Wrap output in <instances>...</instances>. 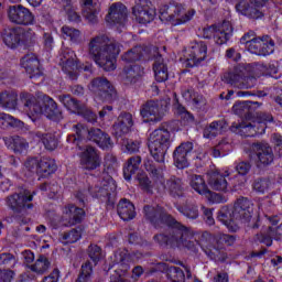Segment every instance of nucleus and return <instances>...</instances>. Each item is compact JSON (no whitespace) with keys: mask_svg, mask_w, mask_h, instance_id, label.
Listing matches in <instances>:
<instances>
[{"mask_svg":"<svg viewBox=\"0 0 282 282\" xmlns=\"http://www.w3.org/2000/svg\"><path fill=\"white\" fill-rule=\"evenodd\" d=\"M21 34H23L21 28H4L2 30V41L7 47L14 48L21 43Z\"/></svg>","mask_w":282,"mask_h":282,"instance_id":"32","label":"nucleus"},{"mask_svg":"<svg viewBox=\"0 0 282 282\" xmlns=\"http://www.w3.org/2000/svg\"><path fill=\"white\" fill-rule=\"evenodd\" d=\"M245 74L246 67L236 66L232 70L224 74L223 80L227 83V85H231L232 87L241 89V83L243 82Z\"/></svg>","mask_w":282,"mask_h":282,"instance_id":"33","label":"nucleus"},{"mask_svg":"<svg viewBox=\"0 0 282 282\" xmlns=\"http://www.w3.org/2000/svg\"><path fill=\"white\" fill-rule=\"evenodd\" d=\"M230 131L232 133H237L238 135H242L243 138H254L258 133H265V127H259V122L257 121H242V122H234L230 127Z\"/></svg>","mask_w":282,"mask_h":282,"instance_id":"17","label":"nucleus"},{"mask_svg":"<svg viewBox=\"0 0 282 282\" xmlns=\"http://www.w3.org/2000/svg\"><path fill=\"white\" fill-rule=\"evenodd\" d=\"M208 46L205 42H195L191 47V53L185 59V67H197L202 61H206Z\"/></svg>","mask_w":282,"mask_h":282,"instance_id":"21","label":"nucleus"},{"mask_svg":"<svg viewBox=\"0 0 282 282\" xmlns=\"http://www.w3.org/2000/svg\"><path fill=\"white\" fill-rule=\"evenodd\" d=\"M228 126L224 120L213 121L207 124L203 130V137L207 140H215L217 135H221Z\"/></svg>","mask_w":282,"mask_h":282,"instance_id":"36","label":"nucleus"},{"mask_svg":"<svg viewBox=\"0 0 282 282\" xmlns=\"http://www.w3.org/2000/svg\"><path fill=\"white\" fill-rule=\"evenodd\" d=\"M20 100L23 102V109L30 118H36V116H41V113H44V116H46V118L50 120H58V118H61V109H58V104H56V101L47 95L42 97L43 106H41V104H39L36 100V97L30 93H22L20 95Z\"/></svg>","mask_w":282,"mask_h":282,"instance_id":"4","label":"nucleus"},{"mask_svg":"<svg viewBox=\"0 0 282 282\" xmlns=\"http://www.w3.org/2000/svg\"><path fill=\"white\" fill-rule=\"evenodd\" d=\"M83 6V17L90 25L98 23L100 14V0H80Z\"/></svg>","mask_w":282,"mask_h":282,"instance_id":"22","label":"nucleus"},{"mask_svg":"<svg viewBox=\"0 0 282 282\" xmlns=\"http://www.w3.org/2000/svg\"><path fill=\"white\" fill-rule=\"evenodd\" d=\"M189 186L198 193V195H208L210 193V189H208V185H206V181L204 180V176L193 174L189 177Z\"/></svg>","mask_w":282,"mask_h":282,"instance_id":"43","label":"nucleus"},{"mask_svg":"<svg viewBox=\"0 0 282 282\" xmlns=\"http://www.w3.org/2000/svg\"><path fill=\"white\" fill-rule=\"evenodd\" d=\"M117 213L123 221H131L135 218V206L131 200L123 198L117 205Z\"/></svg>","mask_w":282,"mask_h":282,"instance_id":"35","label":"nucleus"},{"mask_svg":"<svg viewBox=\"0 0 282 282\" xmlns=\"http://www.w3.org/2000/svg\"><path fill=\"white\" fill-rule=\"evenodd\" d=\"M59 102L68 109V111H72L73 113H78L80 111V108L84 104H80L78 99H75L72 97V95H59L58 96Z\"/></svg>","mask_w":282,"mask_h":282,"instance_id":"45","label":"nucleus"},{"mask_svg":"<svg viewBox=\"0 0 282 282\" xmlns=\"http://www.w3.org/2000/svg\"><path fill=\"white\" fill-rule=\"evenodd\" d=\"M36 192L30 193L29 189H23L20 193L12 194L7 198V206L12 208L14 213H23V210H30L34 208L32 199H34Z\"/></svg>","mask_w":282,"mask_h":282,"instance_id":"10","label":"nucleus"},{"mask_svg":"<svg viewBox=\"0 0 282 282\" xmlns=\"http://www.w3.org/2000/svg\"><path fill=\"white\" fill-rule=\"evenodd\" d=\"M50 260L45 256H40L34 264L29 265L32 272L36 274H45L47 270H50Z\"/></svg>","mask_w":282,"mask_h":282,"instance_id":"46","label":"nucleus"},{"mask_svg":"<svg viewBox=\"0 0 282 282\" xmlns=\"http://www.w3.org/2000/svg\"><path fill=\"white\" fill-rule=\"evenodd\" d=\"M166 278L170 282H185L186 281V274H184V271L177 267H170L166 271Z\"/></svg>","mask_w":282,"mask_h":282,"instance_id":"48","label":"nucleus"},{"mask_svg":"<svg viewBox=\"0 0 282 282\" xmlns=\"http://www.w3.org/2000/svg\"><path fill=\"white\" fill-rule=\"evenodd\" d=\"M208 184L213 191H220L223 193L228 191V181L219 171L208 172Z\"/></svg>","mask_w":282,"mask_h":282,"instance_id":"34","label":"nucleus"},{"mask_svg":"<svg viewBox=\"0 0 282 282\" xmlns=\"http://www.w3.org/2000/svg\"><path fill=\"white\" fill-rule=\"evenodd\" d=\"M19 96L14 91L2 93V107L4 109H17V100Z\"/></svg>","mask_w":282,"mask_h":282,"instance_id":"49","label":"nucleus"},{"mask_svg":"<svg viewBox=\"0 0 282 282\" xmlns=\"http://www.w3.org/2000/svg\"><path fill=\"white\" fill-rule=\"evenodd\" d=\"M171 147V132L164 128H158L152 131L148 139V149L151 160L144 161V169L155 184H162L170 197L180 199L186 196L184 181L175 175L170 176L164 183V162L166 153Z\"/></svg>","mask_w":282,"mask_h":282,"instance_id":"1","label":"nucleus"},{"mask_svg":"<svg viewBox=\"0 0 282 282\" xmlns=\"http://www.w3.org/2000/svg\"><path fill=\"white\" fill-rule=\"evenodd\" d=\"M62 34L64 39H69L73 43H78V41H80V31H78V29L64 25L62 28Z\"/></svg>","mask_w":282,"mask_h":282,"instance_id":"52","label":"nucleus"},{"mask_svg":"<svg viewBox=\"0 0 282 282\" xmlns=\"http://www.w3.org/2000/svg\"><path fill=\"white\" fill-rule=\"evenodd\" d=\"M79 116H83L87 122H96L98 120V116L94 111H91L85 104L80 107L79 111L77 112Z\"/></svg>","mask_w":282,"mask_h":282,"instance_id":"57","label":"nucleus"},{"mask_svg":"<svg viewBox=\"0 0 282 282\" xmlns=\"http://www.w3.org/2000/svg\"><path fill=\"white\" fill-rule=\"evenodd\" d=\"M256 69H261L262 74H269V76L279 74V66L276 64H269L268 66L264 64H256Z\"/></svg>","mask_w":282,"mask_h":282,"instance_id":"62","label":"nucleus"},{"mask_svg":"<svg viewBox=\"0 0 282 282\" xmlns=\"http://www.w3.org/2000/svg\"><path fill=\"white\" fill-rule=\"evenodd\" d=\"M140 164H142V156L140 155L128 159L123 166V177L127 182H130L131 176L135 175V172L140 169Z\"/></svg>","mask_w":282,"mask_h":282,"instance_id":"41","label":"nucleus"},{"mask_svg":"<svg viewBox=\"0 0 282 282\" xmlns=\"http://www.w3.org/2000/svg\"><path fill=\"white\" fill-rule=\"evenodd\" d=\"M91 274H94V267L91 262L86 261L82 264L80 273L75 282H89L91 281Z\"/></svg>","mask_w":282,"mask_h":282,"instance_id":"50","label":"nucleus"},{"mask_svg":"<svg viewBox=\"0 0 282 282\" xmlns=\"http://www.w3.org/2000/svg\"><path fill=\"white\" fill-rule=\"evenodd\" d=\"M143 215L147 221H150L151 225L155 228H163L164 226H169V228H173L177 224V219L169 214L163 207H153L151 205H145L143 207Z\"/></svg>","mask_w":282,"mask_h":282,"instance_id":"6","label":"nucleus"},{"mask_svg":"<svg viewBox=\"0 0 282 282\" xmlns=\"http://www.w3.org/2000/svg\"><path fill=\"white\" fill-rule=\"evenodd\" d=\"M35 135H36V138H39L41 140L42 144H44V147L47 151H54L55 149L58 148V137L56 135V133H54V132H47V133L36 132Z\"/></svg>","mask_w":282,"mask_h":282,"instance_id":"44","label":"nucleus"},{"mask_svg":"<svg viewBox=\"0 0 282 282\" xmlns=\"http://www.w3.org/2000/svg\"><path fill=\"white\" fill-rule=\"evenodd\" d=\"M28 147L29 144L28 141H25V139L19 135L11 138V149L12 151H14V153H23V151H25Z\"/></svg>","mask_w":282,"mask_h":282,"instance_id":"53","label":"nucleus"},{"mask_svg":"<svg viewBox=\"0 0 282 282\" xmlns=\"http://www.w3.org/2000/svg\"><path fill=\"white\" fill-rule=\"evenodd\" d=\"M87 193L91 197L102 199L107 204L113 205L116 202V182L111 176L101 181L99 184L88 185Z\"/></svg>","mask_w":282,"mask_h":282,"instance_id":"9","label":"nucleus"},{"mask_svg":"<svg viewBox=\"0 0 282 282\" xmlns=\"http://www.w3.org/2000/svg\"><path fill=\"white\" fill-rule=\"evenodd\" d=\"M248 52L256 56H270L274 53V40L270 35L258 36L248 48Z\"/></svg>","mask_w":282,"mask_h":282,"instance_id":"18","label":"nucleus"},{"mask_svg":"<svg viewBox=\"0 0 282 282\" xmlns=\"http://www.w3.org/2000/svg\"><path fill=\"white\" fill-rule=\"evenodd\" d=\"M142 76V69L138 65H128L120 73V79L123 85H135Z\"/></svg>","mask_w":282,"mask_h":282,"instance_id":"31","label":"nucleus"},{"mask_svg":"<svg viewBox=\"0 0 282 282\" xmlns=\"http://www.w3.org/2000/svg\"><path fill=\"white\" fill-rule=\"evenodd\" d=\"M79 164L85 171L100 169L101 160L98 150L91 145H87L79 154Z\"/></svg>","mask_w":282,"mask_h":282,"instance_id":"16","label":"nucleus"},{"mask_svg":"<svg viewBox=\"0 0 282 282\" xmlns=\"http://www.w3.org/2000/svg\"><path fill=\"white\" fill-rule=\"evenodd\" d=\"M118 54H120V43L105 34L91 37L88 43L89 58L104 72L116 69V56Z\"/></svg>","mask_w":282,"mask_h":282,"instance_id":"2","label":"nucleus"},{"mask_svg":"<svg viewBox=\"0 0 282 282\" xmlns=\"http://www.w3.org/2000/svg\"><path fill=\"white\" fill-rule=\"evenodd\" d=\"M144 54V50H142V46H135L128 52H126L121 58L126 63H135V61H140Z\"/></svg>","mask_w":282,"mask_h":282,"instance_id":"47","label":"nucleus"},{"mask_svg":"<svg viewBox=\"0 0 282 282\" xmlns=\"http://www.w3.org/2000/svg\"><path fill=\"white\" fill-rule=\"evenodd\" d=\"M73 132V134L67 137V142L69 144H76V147H80V142L89 135V129L82 123L74 124Z\"/></svg>","mask_w":282,"mask_h":282,"instance_id":"37","label":"nucleus"},{"mask_svg":"<svg viewBox=\"0 0 282 282\" xmlns=\"http://www.w3.org/2000/svg\"><path fill=\"white\" fill-rule=\"evenodd\" d=\"M274 228L269 226L265 234L257 235V239L258 241H260V243H264V246H272V238L274 237Z\"/></svg>","mask_w":282,"mask_h":282,"instance_id":"56","label":"nucleus"},{"mask_svg":"<svg viewBox=\"0 0 282 282\" xmlns=\"http://www.w3.org/2000/svg\"><path fill=\"white\" fill-rule=\"evenodd\" d=\"M62 8L65 10L69 21L80 23V14H78L76 8L72 4V0H66V2H63Z\"/></svg>","mask_w":282,"mask_h":282,"instance_id":"51","label":"nucleus"},{"mask_svg":"<svg viewBox=\"0 0 282 282\" xmlns=\"http://www.w3.org/2000/svg\"><path fill=\"white\" fill-rule=\"evenodd\" d=\"M131 127H133V116L129 112H122L112 126L113 135L122 138V135H127L131 131Z\"/></svg>","mask_w":282,"mask_h":282,"instance_id":"24","label":"nucleus"},{"mask_svg":"<svg viewBox=\"0 0 282 282\" xmlns=\"http://www.w3.org/2000/svg\"><path fill=\"white\" fill-rule=\"evenodd\" d=\"M268 3V0H240L236 4L237 12L243 14V17H249V19H261L263 17V12H261V8H263Z\"/></svg>","mask_w":282,"mask_h":282,"instance_id":"15","label":"nucleus"},{"mask_svg":"<svg viewBox=\"0 0 282 282\" xmlns=\"http://www.w3.org/2000/svg\"><path fill=\"white\" fill-rule=\"evenodd\" d=\"M154 52H156L153 64L154 78L158 83H166V80H169V66L158 52V47L154 48Z\"/></svg>","mask_w":282,"mask_h":282,"instance_id":"28","label":"nucleus"},{"mask_svg":"<svg viewBox=\"0 0 282 282\" xmlns=\"http://www.w3.org/2000/svg\"><path fill=\"white\" fill-rule=\"evenodd\" d=\"M250 151L256 155L257 166H270L274 163V150L268 142H254L250 145Z\"/></svg>","mask_w":282,"mask_h":282,"instance_id":"11","label":"nucleus"},{"mask_svg":"<svg viewBox=\"0 0 282 282\" xmlns=\"http://www.w3.org/2000/svg\"><path fill=\"white\" fill-rule=\"evenodd\" d=\"M87 252H88L89 259H91V261H94V263H98V261H100V257L102 256V249H100L99 246L90 245L88 247Z\"/></svg>","mask_w":282,"mask_h":282,"instance_id":"59","label":"nucleus"},{"mask_svg":"<svg viewBox=\"0 0 282 282\" xmlns=\"http://www.w3.org/2000/svg\"><path fill=\"white\" fill-rule=\"evenodd\" d=\"M176 210L187 219H197L199 217V207L193 200H186L184 205H177Z\"/></svg>","mask_w":282,"mask_h":282,"instance_id":"39","label":"nucleus"},{"mask_svg":"<svg viewBox=\"0 0 282 282\" xmlns=\"http://www.w3.org/2000/svg\"><path fill=\"white\" fill-rule=\"evenodd\" d=\"M83 237L80 230L72 229L67 232L62 234V242L63 243H76Z\"/></svg>","mask_w":282,"mask_h":282,"instance_id":"55","label":"nucleus"},{"mask_svg":"<svg viewBox=\"0 0 282 282\" xmlns=\"http://www.w3.org/2000/svg\"><path fill=\"white\" fill-rule=\"evenodd\" d=\"M8 19L11 23H15V25H32L34 23V14L23 4L9 7Z\"/></svg>","mask_w":282,"mask_h":282,"instance_id":"14","label":"nucleus"},{"mask_svg":"<svg viewBox=\"0 0 282 282\" xmlns=\"http://www.w3.org/2000/svg\"><path fill=\"white\" fill-rule=\"evenodd\" d=\"M0 127L1 129H8V127H17V119L10 115L0 113Z\"/></svg>","mask_w":282,"mask_h":282,"instance_id":"61","label":"nucleus"},{"mask_svg":"<svg viewBox=\"0 0 282 282\" xmlns=\"http://www.w3.org/2000/svg\"><path fill=\"white\" fill-rule=\"evenodd\" d=\"M106 21L107 23L124 25V23H127V7L122 3H112L106 15Z\"/></svg>","mask_w":282,"mask_h":282,"instance_id":"25","label":"nucleus"},{"mask_svg":"<svg viewBox=\"0 0 282 282\" xmlns=\"http://www.w3.org/2000/svg\"><path fill=\"white\" fill-rule=\"evenodd\" d=\"M193 239V234L188 227L177 221L176 226L165 232L156 234L153 237L159 246H169L170 248H187L192 252H197V246Z\"/></svg>","mask_w":282,"mask_h":282,"instance_id":"3","label":"nucleus"},{"mask_svg":"<svg viewBox=\"0 0 282 282\" xmlns=\"http://www.w3.org/2000/svg\"><path fill=\"white\" fill-rule=\"evenodd\" d=\"M193 144L191 142L181 143L173 152L174 164L177 169L188 166V153H192Z\"/></svg>","mask_w":282,"mask_h":282,"instance_id":"26","label":"nucleus"},{"mask_svg":"<svg viewBox=\"0 0 282 282\" xmlns=\"http://www.w3.org/2000/svg\"><path fill=\"white\" fill-rule=\"evenodd\" d=\"M21 65L25 69L26 74H29V78H36L42 74L39 68L41 63L34 53H29L22 57Z\"/></svg>","mask_w":282,"mask_h":282,"instance_id":"29","label":"nucleus"},{"mask_svg":"<svg viewBox=\"0 0 282 282\" xmlns=\"http://www.w3.org/2000/svg\"><path fill=\"white\" fill-rule=\"evenodd\" d=\"M0 265L14 268L17 265V258L12 253H0Z\"/></svg>","mask_w":282,"mask_h":282,"instance_id":"58","label":"nucleus"},{"mask_svg":"<svg viewBox=\"0 0 282 282\" xmlns=\"http://www.w3.org/2000/svg\"><path fill=\"white\" fill-rule=\"evenodd\" d=\"M87 140L95 142V144L99 145L100 149H111L113 147V141H111V137L100 128H90Z\"/></svg>","mask_w":282,"mask_h":282,"instance_id":"27","label":"nucleus"},{"mask_svg":"<svg viewBox=\"0 0 282 282\" xmlns=\"http://www.w3.org/2000/svg\"><path fill=\"white\" fill-rule=\"evenodd\" d=\"M262 105L263 104L259 101H239L234 105L232 111L236 116H247V113H252V111L259 109Z\"/></svg>","mask_w":282,"mask_h":282,"instance_id":"38","label":"nucleus"},{"mask_svg":"<svg viewBox=\"0 0 282 282\" xmlns=\"http://www.w3.org/2000/svg\"><path fill=\"white\" fill-rule=\"evenodd\" d=\"M59 65L62 66L63 72L68 74L72 80H76L78 76L74 73L76 69V53L69 48H64L61 54V62Z\"/></svg>","mask_w":282,"mask_h":282,"instance_id":"23","label":"nucleus"},{"mask_svg":"<svg viewBox=\"0 0 282 282\" xmlns=\"http://www.w3.org/2000/svg\"><path fill=\"white\" fill-rule=\"evenodd\" d=\"M88 89L105 102H113L118 98V91L107 77L91 79Z\"/></svg>","mask_w":282,"mask_h":282,"instance_id":"8","label":"nucleus"},{"mask_svg":"<svg viewBox=\"0 0 282 282\" xmlns=\"http://www.w3.org/2000/svg\"><path fill=\"white\" fill-rule=\"evenodd\" d=\"M132 14L139 23H151L155 19V7L149 0H134Z\"/></svg>","mask_w":282,"mask_h":282,"instance_id":"12","label":"nucleus"},{"mask_svg":"<svg viewBox=\"0 0 282 282\" xmlns=\"http://www.w3.org/2000/svg\"><path fill=\"white\" fill-rule=\"evenodd\" d=\"M216 245L203 243L202 249L213 261H220L224 263L228 259V253L224 246H235L237 236L227 234H216L214 236Z\"/></svg>","mask_w":282,"mask_h":282,"instance_id":"5","label":"nucleus"},{"mask_svg":"<svg viewBox=\"0 0 282 282\" xmlns=\"http://www.w3.org/2000/svg\"><path fill=\"white\" fill-rule=\"evenodd\" d=\"M85 217V209L80 207H76V205H66L63 208L62 219L61 223L66 227L69 228L72 226H76L83 221Z\"/></svg>","mask_w":282,"mask_h":282,"instance_id":"19","label":"nucleus"},{"mask_svg":"<svg viewBox=\"0 0 282 282\" xmlns=\"http://www.w3.org/2000/svg\"><path fill=\"white\" fill-rule=\"evenodd\" d=\"M254 213V207L252 205V202L246 197L238 198L232 208V217L236 219V221H241V224H248L250 228H253V230H257L259 228V219H256V223L250 224V221H254V218H252V215Z\"/></svg>","mask_w":282,"mask_h":282,"instance_id":"7","label":"nucleus"},{"mask_svg":"<svg viewBox=\"0 0 282 282\" xmlns=\"http://www.w3.org/2000/svg\"><path fill=\"white\" fill-rule=\"evenodd\" d=\"M232 36V24L230 21H223V23L217 25L214 34V41L217 45H224L230 41Z\"/></svg>","mask_w":282,"mask_h":282,"instance_id":"30","label":"nucleus"},{"mask_svg":"<svg viewBox=\"0 0 282 282\" xmlns=\"http://www.w3.org/2000/svg\"><path fill=\"white\" fill-rule=\"evenodd\" d=\"M257 39H259V36H257V33H254V31H249L240 39V43L242 45H246V48L249 50L250 45H252V43H254Z\"/></svg>","mask_w":282,"mask_h":282,"instance_id":"63","label":"nucleus"},{"mask_svg":"<svg viewBox=\"0 0 282 282\" xmlns=\"http://www.w3.org/2000/svg\"><path fill=\"white\" fill-rule=\"evenodd\" d=\"M140 113L149 122H161L164 118V108L161 101L150 100L141 107Z\"/></svg>","mask_w":282,"mask_h":282,"instance_id":"20","label":"nucleus"},{"mask_svg":"<svg viewBox=\"0 0 282 282\" xmlns=\"http://www.w3.org/2000/svg\"><path fill=\"white\" fill-rule=\"evenodd\" d=\"M40 162L41 161H39V159H36V158H29L24 162V166H25L26 170H29L30 173H37L39 174Z\"/></svg>","mask_w":282,"mask_h":282,"instance_id":"64","label":"nucleus"},{"mask_svg":"<svg viewBox=\"0 0 282 282\" xmlns=\"http://www.w3.org/2000/svg\"><path fill=\"white\" fill-rule=\"evenodd\" d=\"M172 12H161V21H170L172 25H182V23H187L195 15V10L186 11L182 4L173 6Z\"/></svg>","mask_w":282,"mask_h":282,"instance_id":"13","label":"nucleus"},{"mask_svg":"<svg viewBox=\"0 0 282 282\" xmlns=\"http://www.w3.org/2000/svg\"><path fill=\"white\" fill-rule=\"evenodd\" d=\"M56 161L50 158H43L40 161L37 175L40 177H50L52 174L56 173Z\"/></svg>","mask_w":282,"mask_h":282,"instance_id":"42","label":"nucleus"},{"mask_svg":"<svg viewBox=\"0 0 282 282\" xmlns=\"http://www.w3.org/2000/svg\"><path fill=\"white\" fill-rule=\"evenodd\" d=\"M253 189H256L257 193H268L272 186V182H270L269 178H257L253 184Z\"/></svg>","mask_w":282,"mask_h":282,"instance_id":"54","label":"nucleus"},{"mask_svg":"<svg viewBox=\"0 0 282 282\" xmlns=\"http://www.w3.org/2000/svg\"><path fill=\"white\" fill-rule=\"evenodd\" d=\"M218 219L228 228L229 232L239 231V225L236 224L237 219L232 217V210L230 212L227 208H223L218 212Z\"/></svg>","mask_w":282,"mask_h":282,"instance_id":"40","label":"nucleus"},{"mask_svg":"<svg viewBox=\"0 0 282 282\" xmlns=\"http://www.w3.org/2000/svg\"><path fill=\"white\" fill-rule=\"evenodd\" d=\"M230 147V143L228 141L223 140L220 141L213 150H212V155L214 158H221V155H226V149Z\"/></svg>","mask_w":282,"mask_h":282,"instance_id":"60","label":"nucleus"}]
</instances>
